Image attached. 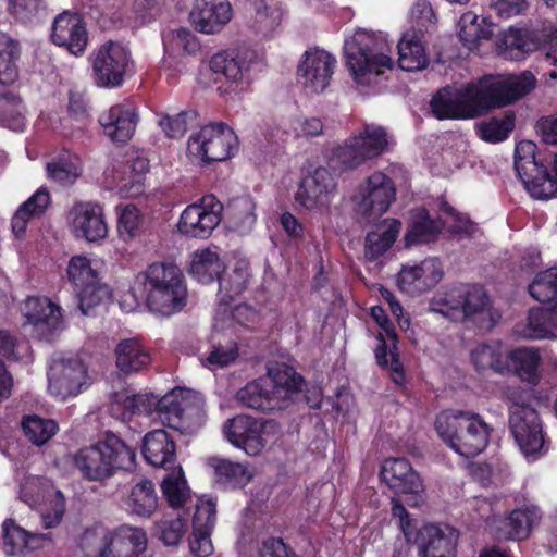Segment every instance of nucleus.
<instances>
[{"mask_svg": "<svg viewBox=\"0 0 557 557\" xmlns=\"http://www.w3.org/2000/svg\"><path fill=\"white\" fill-rule=\"evenodd\" d=\"M430 307L451 322L471 324L480 331L492 330L499 319L487 292L480 284H457L438 292Z\"/></svg>", "mask_w": 557, "mask_h": 557, "instance_id": "f257e3e1", "label": "nucleus"}, {"mask_svg": "<svg viewBox=\"0 0 557 557\" xmlns=\"http://www.w3.org/2000/svg\"><path fill=\"white\" fill-rule=\"evenodd\" d=\"M536 85V78L530 71L518 76L498 78L484 75L476 82L462 86L469 120L488 114L495 109L507 107L530 94Z\"/></svg>", "mask_w": 557, "mask_h": 557, "instance_id": "f03ea898", "label": "nucleus"}, {"mask_svg": "<svg viewBox=\"0 0 557 557\" xmlns=\"http://www.w3.org/2000/svg\"><path fill=\"white\" fill-rule=\"evenodd\" d=\"M135 465V450L112 432H107L96 444L79 448L73 456V466L82 478L99 483L119 471H132Z\"/></svg>", "mask_w": 557, "mask_h": 557, "instance_id": "7ed1b4c3", "label": "nucleus"}, {"mask_svg": "<svg viewBox=\"0 0 557 557\" xmlns=\"http://www.w3.org/2000/svg\"><path fill=\"white\" fill-rule=\"evenodd\" d=\"M143 275L146 305L151 312L170 317L187 305L185 276L175 263L153 262Z\"/></svg>", "mask_w": 557, "mask_h": 557, "instance_id": "20e7f679", "label": "nucleus"}, {"mask_svg": "<svg viewBox=\"0 0 557 557\" xmlns=\"http://www.w3.org/2000/svg\"><path fill=\"white\" fill-rule=\"evenodd\" d=\"M435 430L448 447L466 458L481 454L493 431L479 413L462 410L437 416Z\"/></svg>", "mask_w": 557, "mask_h": 557, "instance_id": "39448f33", "label": "nucleus"}, {"mask_svg": "<svg viewBox=\"0 0 557 557\" xmlns=\"http://www.w3.org/2000/svg\"><path fill=\"white\" fill-rule=\"evenodd\" d=\"M391 53L392 49L382 35L367 30L356 32L344 44L346 65L357 83H362L369 74H381L384 69H392Z\"/></svg>", "mask_w": 557, "mask_h": 557, "instance_id": "423d86ee", "label": "nucleus"}, {"mask_svg": "<svg viewBox=\"0 0 557 557\" xmlns=\"http://www.w3.org/2000/svg\"><path fill=\"white\" fill-rule=\"evenodd\" d=\"M326 166L315 168V210L327 209L335 196L336 178L344 172L355 170L366 162L352 137L344 145L323 152Z\"/></svg>", "mask_w": 557, "mask_h": 557, "instance_id": "0eeeda50", "label": "nucleus"}, {"mask_svg": "<svg viewBox=\"0 0 557 557\" xmlns=\"http://www.w3.org/2000/svg\"><path fill=\"white\" fill-rule=\"evenodd\" d=\"M509 430L524 457L534 461L549 449L543 424L535 408L524 403H515L509 408Z\"/></svg>", "mask_w": 557, "mask_h": 557, "instance_id": "6e6552de", "label": "nucleus"}, {"mask_svg": "<svg viewBox=\"0 0 557 557\" xmlns=\"http://www.w3.org/2000/svg\"><path fill=\"white\" fill-rule=\"evenodd\" d=\"M237 150V136L224 122L202 126L187 141L188 153L199 159L201 164L225 161L233 158Z\"/></svg>", "mask_w": 557, "mask_h": 557, "instance_id": "1a4fd4ad", "label": "nucleus"}, {"mask_svg": "<svg viewBox=\"0 0 557 557\" xmlns=\"http://www.w3.org/2000/svg\"><path fill=\"white\" fill-rule=\"evenodd\" d=\"M133 58L128 47L120 41L108 40L94 51L92 77L96 86L115 89L123 86L133 70Z\"/></svg>", "mask_w": 557, "mask_h": 557, "instance_id": "9d476101", "label": "nucleus"}, {"mask_svg": "<svg viewBox=\"0 0 557 557\" xmlns=\"http://www.w3.org/2000/svg\"><path fill=\"white\" fill-rule=\"evenodd\" d=\"M536 145L522 140L516 145L515 169L530 195L536 199H549L556 191V182L547 166L535 157Z\"/></svg>", "mask_w": 557, "mask_h": 557, "instance_id": "9b49d317", "label": "nucleus"}, {"mask_svg": "<svg viewBox=\"0 0 557 557\" xmlns=\"http://www.w3.org/2000/svg\"><path fill=\"white\" fill-rule=\"evenodd\" d=\"M67 278L73 285L83 314L101 304L110 294L99 273L91 268L90 260L84 256H74L67 264Z\"/></svg>", "mask_w": 557, "mask_h": 557, "instance_id": "f8f14e48", "label": "nucleus"}, {"mask_svg": "<svg viewBox=\"0 0 557 557\" xmlns=\"http://www.w3.org/2000/svg\"><path fill=\"white\" fill-rule=\"evenodd\" d=\"M395 199L394 181L385 173L376 171L359 186L356 211L362 218L374 221L388 211Z\"/></svg>", "mask_w": 557, "mask_h": 557, "instance_id": "ddd939ff", "label": "nucleus"}, {"mask_svg": "<svg viewBox=\"0 0 557 557\" xmlns=\"http://www.w3.org/2000/svg\"><path fill=\"white\" fill-rule=\"evenodd\" d=\"M222 212L221 201L214 195H205L183 210L178 232L187 237L207 239L220 224Z\"/></svg>", "mask_w": 557, "mask_h": 557, "instance_id": "4468645a", "label": "nucleus"}, {"mask_svg": "<svg viewBox=\"0 0 557 557\" xmlns=\"http://www.w3.org/2000/svg\"><path fill=\"white\" fill-rule=\"evenodd\" d=\"M88 386V370L79 359L57 361L48 371V388L61 400L77 396Z\"/></svg>", "mask_w": 557, "mask_h": 557, "instance_id": "2eb2a0df", "label": "nucleus"}, {"mask_svg": "<svg viewBox=\"0 0 557 557\" xmlns=\"http://www.w3.org/2000/svg\"><path fill=\"white\" fill-rule=\"evenodd\" d=\"M50 40L75 57H82L88 45V32L83 16L77 12L63 11L51 25Z\"/></svg>", "mask_w": 557, "mask_h": 557, "instance_id": "dca6fc26", "label": "nucleus"}, {"mask_svg": "<svg viewBox=\"0 0 557 557\" xmlns=\"http://www.w3.org/2000/svg\"><path fill=\"white\" fill-rule=\"evenodd\" d=\"M444 271L436 258H426L419 264L403 267L397 275L399 289L410 296H419L435 287Z\"/></svg>", "mask_w": 557, "mask_h": 557, "instance_id": "f3484780", "label": "nucleus"}, {"mask_svg": "<svg viewBox=\"0 0 557 557\" xmlns=\"http://www.w3.org/2000/svg\"><path fill=\"white\" fill-rule=\"evenodd\" d=\"M146 548V532L141 528L123 524L104 535L98 557H139Z\"/></svg>", "mask_w": 557, "mask_h": 557, "instance_id": "a211bd4d", "label": "nucleus"}, {"mask_svg": "<svg viewBox=\"0 0 557 557\" xmlns=\"http://www.w3.org/2000/svg\"><path fill=\"white\" fill-rule=\"evenodd\" d=\"M458 532L448 525L428 523L416 534L414 543L421 557H455Z\"/></svg>", "mask_w": 557, "mask_h": 557, "instance_id": "6ab92c4d", "label": "nucleus"}, {"mask_svg": "<svg viewBox=\"0 0 557 557\" xmlns=\"http://www.w3.org/2000/svg\"><path fill=\"white\" fill-rule=\"evenodd\" d=\"M26 323L44 337L51 336L62 324L61 307L45 296H29L22 308Z\"/></svg>", "mask_w": 557, "mask_h": 557, "instance_id": "aec40b11", "label": "nucleus"}, {"mask_svg": "<svg viewBox=\"0 0 557 557\" xmlns=\"http://www.w3.org/2000/svg\"><path fill=\"white\" fill-rule=\"evenodd\" d=\"M262 423L249 416L238 414L224 425L226 438L250 456L258 455L264 447Z\"/></svg>", "mask_w": 557, "mask_h": 557, "instance_id": "412c9836", "label": "nucleus"}, {"mask_svg": "<svg viewBox=\"0 0 557 557\" xmlns=\"http://www.w3.org/2000/svg\"><path fill=\"white\" fill-rule=\"evenodd\" d=\"M138 120L135 108L120 103L101 113L98 122L113 143L125 144L133 137Z\"/></svg>", "mask_w": 557, "mask_h": 557, "instance_id": "4be33fe9", "label": "nucleus"}, {"mask_svg": "<svg viewBox=\"0 0 557 557\" xmlns=\"http://www.w3.org/2000/svg\"><path fill=\"white\" fill-rule=\"evenodd\" d=\"M141 455L152 467L173 469L176 463V443L163 429L149 431L141 441Z\"/></svg>", "mask_w": 557, "mask_h": 557, "instance_id": "5701e85b", "label": "nucleus"}, {"mask_svg": "<svg viewBox=\"0 0 557 557\" xmlns=\"http://www.w3.org/2000/svg\"><path fill=\"white\" fill-rule=\"evenodd\" d=\"M2 549L8 556L24 555L39 549L51 540L50 533L29 532L12 518L2 522Z\"/></svg>", "mask_w": 557, "mask_h": 557, "instance_id": "b1692460", "label": "nucleus"}, {"mask_svg": "<svg viewBox=\"0 0 557 557\" xmlns=\"http://www.w3.org/2000/svg\"><path fill=\"white\" fill-rule=\"evenodd\" d=\"M72 214L75 236L83 237L88 242H97L107 236L108 227L101 206L79 202L73 207Z\"/></svg>", "mask_w": 557, "mask_h": 557, "instance_id": "393cba45", "label": "nucleus"}, {"mask_svg": "<svg viewBox=\"0 0 557 557\" xmlns=\"http://www.w3.org/2000/svg\"><path fill=\"white\" fill-rule=\"evenodd\" d=\"M236 399L242 406L263 413L285 408V405L278 399V395H275L271 382L264 377L250 381L239 388Z\"/></svg>", "mask_w": 557, "mask_h": 557, "instance_id": "a878e982", "label": "nucleus"}, {"mask_svg": "<svg viewBox=\"0 0 557 557\" xmlns=\"http://www.w3.org/2000/svg\"><path fill=\"white\" fill-rule=\"evenodd\" d=\"M445 227L442 218L431 216L424 207L411 211L407 230L404 236L406 246H417L434 243Z\"/></svg>", "mask_w": 557, "mask_h": 557, "instance_id": "bb28decb", "label": "nucleus"}, {"mask_svg": "<svg viewBox=\"0 0 557 557\" xmlns=\"http://www.w3.org/2000/svg\"><path fill=\"white\" fill-rule=\"evenodd\" d=\"M380 476L396 493H417L421 486L419 474L413 470L410 461L404 457L384 460Z\"/></svg>", "mask_w": 557, "mask_h": 557, "instance_id": "cd10ccee", "label": "nucleus"}, {"mask_svg": "<svg viewBox=\"0 0 557 557\" xmlns=\"http://www.w3.org/2000/svg\"><path fill=\"white\" fill-rule=\"evenodd\" d=\"M540 47L539 35L528 28H513L502 33L496 39L498 53L505 59L521 60Z\"/></svg>", "mask_w": 557, "mask_h": 557, "instance_id": "c85d7f7f", "label": "nucleus"}, {"mask_svg": "<svg viewBox=\"0 0 557 557\" xmlns=\"http://www.w3.org/2000/svg\"><path fill=\"white\" fill-rule=\"evenodd\" d=\"M253 52L248 50L227 49L220 51L210 59V69L222 74L228 82L238 84L250 71Z\"/></svg>", "mask_w": 557, "mask_h": 557, "instance_id": "c756f323", "label": "nucleus"}, {"mask_svg": "<svg viewBox=\"0 0 557 557\" xmlns=\"http://www.w3.org/2000/svg\"><path fill=\"white\" fill-rule=\"evenodd\" d=\"M191 17L199 32L214 34L231 21L232 7L228 0H198Z\"/></svg>", "mask_w": 557, "mask_h": 557, "instance_id": "7c9ffc66", "label": "nucleus"}, {"mask_svg": "<svg viewBox=\"0 0 557 557\" xmlns=\"http://www.w3.org/2000/svg\"><path fill=\"white\" fill-rule=\"evenodd\" d=\"M541 518L542 512L537 506L525 505L515 508L503 519L499 532L506 540H527Z\"/></svg>", "mask_w": 557, "mask_h": 557, "instance_id": "2f4dec72", "label": "nucleus"}, {"mask_svg": "<svg viewBox=\"0 0 557 557\" xmlns=\"http://www.w3.org/2000/svg\"><path fill=\"white\" fill-rule=\"evenodd\" d=\"M430 108L437 120H469L462 87H443L432 97Z\"/></svg>", "mask_w": 557, "mask_h": 557, "instance_id": "473e14b6", "label": "nucleus"}, {"mask_svg": "<svg viewBox=\"0 0 557 557\" xmlns=\"http://www.w3.org/2000/svg\"><path fill=\"white\" fill-rule=\"evenodd\" d=\"M424 34L414 28L406 30L398 45V65L406 72L422 70L428 66L429 59L422 39Z\"/></svg>", "mask_w": 557, "mask_h": 557, "instance_id": "72a5a7b5", "label": "nucleus"}, {"mask_svg": "<svg viewBox=\"0 0 557 557\" xmlns=\"http://www.w3.org/2000/svg\"><path fill=\"white\" fill-rule=\"evenodd\" d=\"M269 382L275 389V395L286 406V401L298 396L302 392L305 380L297 373L294 367L284 362H276L269 368Z\"/></svg>", "mask_w": 557, "mask_h": 557, "instance_id": "f704fd0d", "label": "nucleus"}, {"mask_svg": "<svg viewBox=\"0 0 557 557\" xmlns=\"http://www.w3.org/2000/svg\"><path fill=\"white\" fill-rule=\"evenodd\" d=\"M189 391L176 388L159 398L157 414L163 425L174 430L184 428V417L189 408Z\"/></svg>", "mask_w": 557, "mask_h": 557, "instance_id": "c9c22d12", "label": "nucleus"}, {"mask_svg": "<svg viewBox=\"0 0 557 557\" xmlns=\"http://www.w3.org/2000/svg\"><path fill=\"white\" fill-rule=\"evenodd\" d=\"M159 498L151 480L141 479L132 485L124 505L131 515L141 518H150L157 510Z\"/></svg>", "mask_w": 557, "mask_h": 557, "instance_id": "e433bc0d", "label": "nucleus"}, {"mask_svg": "<svg viewBox=\"0 0 557 557\" xmlns=\"http://www.w3.org/2000/svg\"><path fill=\"white\" fill-rule=\"evenodd\" d=\"M116 367L124 374L137 373L151 362L149 350L136 338L122 339L116 348Z\"/></svg>", "mask_w": 557, "mask_h": 557, "instance_id": "4c0bfd02", "label": "nucleus"}, {"mask_svg": "<svg viewBox=\"0 0 557 557\" xmlns=\"http://www.w3.org/2000/svg\"><path fill=\"white\" fill-rule=\"evenodd\" d=\"M401 223L397 219L385 220L368 232L364 239V253L370 261L383 256L396 242Z\"/></svg>", "mask_w": 557, "mask_h": 557, "instance_id": "58836bf2", "label": "nucleus"}, {"mask_svg": "<svg viewBox=\"0 0 557 557\" xmlns=\"http://www.w3.org/2000/svg\"><path fill=\"white\" fill-rule=\"evenodd\" d=\"M209 466L214 470L215 482L224 488H243L251 481V474L244 463L212 457Z\"/></svg>", "mask_w": 557, "mask_h": 557, "instance_id": "ea45409f", "label": "nucleus"}, {"mask_svg": "<svg viewBox=\"0 0 557 557\" xmlns=\"http://www.w3.org/2000/svg\"><path fill=\"white\" fill-rule=\"evenodd\" d=\"M50 205V194L45 187L37 189L23 202L11 220L12 232L20 237L25 234L30 219L41 216Z\"/></svg>", "mask_w": 557, "mask_h": 557, "instance_id": "a19ab883", "label": "nucleus"}, {"mask_svg": "<svg viewBox=\"0 0 557 557\" xmlns=\"http://www.w3.org/2000/svg\"><path fill=\"white\" fill-rule=\"evenodd\" d=\"M508 360L516 375L533 386L541 381V355L537 349L518 347L508 354Z\"/></svg>", "mask_w": 557, "mask_h": 557, "instance_id": "79ce46f5", "label": "nucleus"}, {"mask_svg": "<svg viewBox=\"0 0 557 557\" xmlns=\"http://www.w3.org/2000/svg\"><path fill=\"white\" fill-rule=\"evenodd\" d=\"M224 270L220 256L209 248L195 251L189 264L190 275L201 284H210L219 280Z\"/></svg>", "mask_w": 557, "mask_h": 557, "instance_id": "37998d69", "label": "nucleus"}, {"mask_svg": "<svg viewBox=\"0 0 557 557\" xmlns=\"http://www.w3.org/2000/svg\"><path fill=\"white\" fill-rule=\"evenodd\" d=\"M550 308L534 307L529 310L525 324L517 332L525 338L542 339L554 336L556 332Z\"/></svg>", "mask_w": 557, "mask_h": 557, "instance_id": "c03bdc74", "label": "nucleus"}, {"mask_svg": "<svg viewBox=\"0 0 557 557\" xmlns=\"http://www.w3.org/2000/svg\"><path fill=\"white\" fill-rule=\"evenodd\" d=\"M351 137L366 161L381 156L388 145L387 133L382 126L367 124L358 135Z\"/></svg>", "mask_w": 557, "mask_h": 557, "instance_id": "a18cd8bd", "label": "nucleus"}, {"mask_svg": "<svg viewBox=\"0 0 557 557\" xmlns=\"http://www.w3.org/2000/svg\"><path fill=\"white\" fill-rule=\"evenodd\" d=\"M458 35L465 46L473 49V46L480 40H488L493 37L494 25L487 23L485 17H482L481 23H479V16L469 12L460 17Z\"/></svg>", "mask_w": 557, "mask_h": 557, "instance_id": "49530a36", "label": "nucleus"}, {"mask_svg": "<svg viewBox=\"0 0 557 557\" xmlns=\"http://www.w3.org/2000/svg\"><path fill=\"white\" fill-rule=\"evenodd\" d=\"M516 126V113L507 110L502 116H492L487 121H483L478 133L482 140L490 144H497L506 140Z\"/></svg>", "mask_w": 557, "mask_h": 557, "instance_id": "de8ad7c7", "label": "nucleus"}, {"mask_svg": "<svg viewBox=\"0 0 557 557\" xmlns=\"http://www.w3.org/2000/svg\"><path fill=\"white\" fill-rule=\"evenodd\" d=\"M117 209V233L120 238L127 243L140 237L145 231V216L141 211L132 203Z\"/></svg>", "mask_w": 557, "mask_h": 557, "instance_id": "09e8293b", "label": "nucleus"}, {"mask_svg": "<svg viewBox=\"0 0 557 557\" xmlns=\"http://www.w3.org/2000/svg\"><path fill=\"white\" fill-rule=\"evenodd\" d=\"M239 357L237 343L232 338L212 339L211 349L200 360L208 369L225 368Z\"/></svg>", "mask_w": 557, "mask_h": 557, "instance_id": "8fccbe9b", "label": "nucleus"}, {"mask_svg": "<svg viewBox=\"0 0 557 557\" xmlns=\"http://www.w3.org/2000/svg\"><path fill=\"white\" fill-rule=\"evenodd\" d=\"M377 341L380 344L374 351L376 363L383 369H389L391 379L396 385H404L406 375L398 347L389 349V345L381 333L377 335Z\"/></svg>", "mask_w": 557, "mask_h": 557, "instance_id": "3c124183", "label": "nucleus"}, {"mask_svg": "<svg viewBox=\"0 0 557 557\" xmlns=\"http://www.w3.org/2000/svg\"><path fill=\"white\" fill-rule=\"evenodd\" d=\"M530 296L541 302L547 304L557 299V267H552L535 274L528 286Z\"/></svg>", "mask_w": 557, "mask_h": 557, "instance_id": "603ef678", "label": "nucleus"}, {"mask_svg": "<svg viewBox=\"0 0 557 557\" xmlns=\"http://www.w3.org/2000/svg\"><path fill=\"white\" fill-rule=\"evenodd\" d=\"M158 406L159 398L153 394H135L126 396L122 405H116L119 408L122 407L120 419L124 422L131 421L134 416L149 417L154 412L157 413Z\"/></svg>", "mask_w": 557, "mask_h": 557, "instance_id": "864d4df0", "label": "nucleus"}, {"mask_svg": "<svg viewBox=\"0 0 557 557\" xmlns=\"http://www.w3.org/2000/svg\"><path fill=\"white\" fill-rule=\"evenodd\" d=\"M249 277V264L243 260L237 261L231 272L220 275L218 280L220 290H224L225 296L233 300L247 288Z\"/></svg>", "mask_w": 557, "mask_h": 557, "instance_id": "5fc2aeb1", "label": "nucleus"}, {"mask_svg": "<svg viewBox=\"0 0 557 557\" xmlns=\"http://www.w3.org/2000/svg\"><path fill=\"white\" fill-rule=\"evenodd\" d=\"M25 436L35 445L47 443L58 431V424L51 419H42L38 416L25 417L22 421Z\"/></svg>", "mask_w": 557, "mask_h": 557, "instance_id": "6e6d98bb", "label": "nucleus"}, {"mask_svg": "<svg viewBox=\"0 0 557 557\" xmlns=\"http://www.w3.org/2000/svg\"><path fill=\"white\" fill-rule=\"evenodd\" d=\"M20 53V44L7 35L0 34V83L12 81L15 77Z\"/></svg>", "mask_w": 557, "mask_h": 557, "instance_id": "4d7b16f0", "label": "nucleus"}, {"mask_svg": "<svg viewBox=\"0 0 557 557\" xmlns=\"http://www.w3.org/2000/svg\"><path fill=\"white\" fill-rule=\"evenodd\" d=\"M198 117L195 110H185L175 115L163 114L159 120V126L165 133L166 137L177 139L182 138L189 127H191Z\"/></svg>", "mask_w": 557, "mask_h": 557, "instance_id": "13d9d810", "label": "nucleus"}, {"mask_svg": "<svg viewBox=\"0 0 557 557\" xmlns=\"http://www.w3.org/2000/svg\"><path fill=\"white\" fill-rule=\"evenodd\" d=\"M162 494L168 504L173 508L183 507L188 497L186 480L182 468L178 473L168 474L161 484Z\"/></svg>", "mask_w": 557, "mask_h": 557, "instance_id": "bf43d9fd", "label": "nucleus"}, {"mask_svg": "<svg viewBox=\"0 0 557 557\" xmlns=\"http://www.w3.org/2000/svg\"><path fill=\"white\" fill-rule=\"evenodd\" d=\"M48 176L61 186H71L79 177L82 171L71 160L59 159L47 164Z\"/></svg>", "mask_w": 557, "mask_h": 557, "instance_id": "052dcab7", "label": "nucleus"}, {"mask_svg": "<svg viewBox=\"0 0 557 557\" xmlns=\"http://www.w3.org/2000/svg\"><path fill=\"white\" fill-rule=\"evenodd\" d=\"M186 522L176 517L162 519L156 524L158 539L166 546L177 545L186 533Z\"/></svg>", "mask_w": 557, "mask_h": 557, "instance_id": "680f3d73", "label": "nucleus"}, {"mask_svg": "<svg viewBox=\"0 0 557 557\" xmlns=\"http://www.w3.org/2000/svg\"><path fill=\"white\" fill-rule=\"evenodd\" d=\"M336 58L330 52L315 47V91H323L331 82L336 69Z\"/></svg>", "mask_w": 557, "mask_h": 557, "instance_id": "e2e57ef3", "label": "nucleus"}, {"mask_svg": "<svg viewBox=\"0 0 557 557\" xmlns=\"http://www.w3.org/2000/svg\"><path fill=\"white\" fill-rule=\"evenodd\" d=\"M216 520V503L211 497L198 498L193 517V528L213 530Z\"/></svg>", "mask_w": 557, "mask_h": 557, "instance_id": "0e129e2a", "label": "nucleus"}, {"mask_svg": "<svg viewBox=\"0 0 557 557\" xmlns=\"http://www.w3.org/2000/svg\"><path fill=\"white\" fill-rule=\"evenodd\" d=\"M20 104L5 95L0 94V123L13 131L25 128V117L20 112Z\"/></svg>", "mask_w": 557, "mask_h": 557, "instance_id": "69168bd1", "label": "nucleus"}, {"mask_svg": "<svg viewBox=\"0 0 557 557\" xmlns=\"http://www.w3.org/2000/svg\"><path fill=\"white\" fill-rule=\"evenodd\" d=\"M471 361L478 371L498 369L500 354L488 344H480L471 351Z\"/></svg>", "mask_w": 557, "mask_h": 557, "instance_id": "338daca9", "label": "nucleus"}, {"mask_svg": "<svg viewBox=\"0 0 557 557\" xmlns=\"http://www.w3.org/2000/svg\"><path fill=\"white\" fill-rule=\"evenodd\" d=\"M211 532L212 530L193 528L189 548L195 557H209L213 553Z\"/></svg>", "mask_w": 557, "mask_h": 557, "instance_id": "774afa93", "label": "nucleus"}]
</instances>
